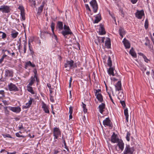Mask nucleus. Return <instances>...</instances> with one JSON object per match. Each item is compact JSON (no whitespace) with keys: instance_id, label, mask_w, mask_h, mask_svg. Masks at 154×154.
Masks as SVG:
<instances>
[{"instance_id":"1","label":"nucleus","mask_w":154,"mask_h":154,"mask_svg":"<svg viewBox=\"0 0 154 154\" xmlns=\"http://www.w3.org/2000/svg\"><path fill=\"white\" fill-rule=\"evenodd\" d=\"M74 61L72 60H67L66 61V62L64 64V67L65 68H67L68 67H69L70 68H76L77 67L76 63H74Z\"/></svg>"},{"instance_id":"2","label":"nucleus","mask_w":154,"mask_h":154,"mask_svg":"<svg viewBox=\"0 0 154 154\" xmlns=\"http://www.w3.org/2000/svg\"><path fill=\"white\" fill-rule=\"evenodd\" d=\"M134 151V148L130 147L129 145H127L124 151V154H133Z\"/></svg>"},{"instance_id":"3","label":"nucleus","mask_w":154,"mask_h":154,"mask_svg":"<svg viewBox=\"0 0 154 154\" xmlns=\"http://www.w3.org/2000/svg\"><path fill=\"white\" fill-rule=\"evenodd\" d=\"M10 8L9 6L5 5L1 6L0 7V11L3 13H8L10 11Z\"/></svg>"},{"instance_id":"4","label":"nucleus","mask_w":154,"mask_h":154,"mask_svg":"<svg viewBox=\"0 0 154 154\" xmlns=\"http://www.w3.org/2000/svg\"><path fill=\"white\" fill-rule=\"evenodd\" d=\"M90 4L93 9L94 13H96L98 9V5L96 0H92L90 2Z\"/></svg>"},{"instance_id":"5","label":"nucleus","mask_w":154,"mask_h":154,"mask_svg":"<svg viewBox=\"0 0 154 154\" xmlns=\"http://www.w3.org/2000/svg\"><path fill=\"white\" fill-rule=\"evenodd\" d=\"M103 124L105 126H109L110 127H112V123L109 117L106 118L103 121Z\"/></svg>"},{"instance_id":"6","label":"nucleus","mask_w":154,"mask_h":154,"mask_svg":"<svg viewBox=\"0 0 154 154\" xmlns=\"http://www.w3.org/2000/svg\"><path fill=\"white\" fill-rule=\"evenodd\" d=\"M8 88L10 91H17L19 90L17 87L15 85L12 83H10L8 85Z\"/></svg>"},{"instance_id":"7","label":"nucleus","mask_w":154,"mask_h":154,"mask_svg":"<svg viewBox=\"0 0 154 154\" xmlns=\"http://www.w3.org/2000/svg\"><path fill=\"white\" fill-rule=\"evenodd\" d=\"M8 109L12 112L16 113H19L21 111L20 107L17 106V107L8 106Z\"/></svg>"},{"instance_id":"8","label":"nucleus","mask_w":154,"mask_h":154,"mask_svg":"<svg viewBox=\"0 0 154 154\" xmlns=\"http://www.w3.org/2000/svg\"><path fill=\"white\" fill-rule=\"evenodd\" d=\"M14 75V72L12 70L6 69L5 71V76L6 77H13Z\"/></svg>"},{"instance_id":"9","label":"nucleus","mask_w":154,"mask_h":154,"mask_svg":"<svg viewBox=\"0 0 154 154\" xmlns=\"http://www.w3.org/2000/svg\"><path fill=\"white\" fill-rule=\"evenodd\" d=\"M144 15V11L142 10L140 11H137L135 13L136 17L138 19H141L142 16Z\"/></svg>"},{"instance_id":"10","label":"nucleus","mask_w":154,"mask_h":154,"mask_svg":"<svg viewBox=\"0 0 154 154\" xmlns=\"http://www.w3.org/2000/svg\"><path fill=\"white\" fill-rule=\"evenodd\" d=\"M119 139L117 138V135L116 134L113 133L111 136V141L113 143H117Z\"/></svg>"},{"instance_id":"11","label":"nucleus","mask_w":154,"mask_h":154,"mask_svg":"<svg viewBox=\"0 0 154 154\" xmlns=\"http://www.w3.org/2000/svg\"><path fill=\"white\" fill-rule=\"evenodd\" d=\"M100 28L99 29V34L100 35L105 34L106 32L103 26L101 24H100Z\"/></svg>"},{"instance_id":"12","label":"nucleus","mask_w":154,"mask_h":154,"mask_svg":"<svg viewBox=\"0 0 154 154\" xmlns=\"http://www.w3.org/2000/svg\"><path fill=\"white\" fill-rule=\"evenodd\" d=\"M105 105L104 103H102L101 104L99 105L98 107L99 111L102 114L104 111V109H105Z\"/></svg>"},{"instance_id":"13","label":"nucleus","mask_w":154,"mask_h":154,"mask_svg":"<svg viewBox=\"0 0 154 154\" xmlns=\"http://www.w3.org/2000/svg\"><path fill=\"white\" fill-rule=\"evenodd\" d=\"M126 48H129L130 47V44L129 41L125 38L122 41Z\"/></svg>"},{"instance_id":"14","label":"nucleus","mask_w":154,"mask_h":154,"mask_svg":"<svg viewBox=\"0 0 154 154\" xmlns=\"http://www.w3.org/2000/svg\"><path fill=\"white\" fill-rule=\"evenodd\" d=\"M117 145L119 146V148L122 151L124 148V143L122 140H119L117 142Z\"/></svg>"},{"instance_id":"15","label":"nucleus","mask_w":154,"mask_h":154,"mask_svg":"<svg viewBox=\"0 0 154 154\" xmlns=\"http://www.w3.org/2000/svg\"><path fill=\"white\" fill-rule=\"evenodd\" d=\"M61 33L66 38L67 37V35H71L72 34L71 30H63L62 31Z\"/></svg>"},{"instance_id":"16","label":"nucleus","mask_w":154,"mask_h":154,"mask_svg":"<svg viewBox=\"0 0 154 154\" xmlns=\"http://www.w3.org/2000/svg\"><path fill=\"white\" fill-rule=\"evenodd\" d=\"M56 28L58 29L59 30H61L63 29V23L61 21H58L56 25Z\"/></svg>"},{"instance_id":"17","label":"nucleus","mask_w":154,"mask_h":154,"mask_svg":"<svg viewBox=\"0 0 154 154\" xmlns=\"http://www.w3.org/2000/svg\"><path fill=\"white\" fill-rule=\"evenodd\" d=\"M116 87V91H119L122 88V85L120 81H118L116 85H115Z\"/></svg>"},{"instance_id":"18","label":"nucleus","mask_w":154,"mask_h":154,"mask_svg":"<svg viewBox=\"0 0 154 154\" xmlns=\"http://www.w3.org/2000/svg\"><path fill=\"white\" fill-rule=\"evenodd\" d=\"M114 69L113 67H110L108 70V72L109 75H112V76H114L116 74L114 73Z\"/></svg>"},{"instance_id":"19","label":"nucleus","mask_w":154,"mask_h":154,"mask_svg":"<svg viewBox=\"0 0 154 154\" xmlns=\"http://www.w3.org/2000/svg\"><path fill=\"white\" fill-rule=\"evenodd\" d=\"M18 34V32L15 30H13L11 31V35L13 38H16Z\"/></svg>"},{"instance_id":"20","label":"nucleus","mask_w":154,"mask_h":154,"mask_svg":"<svg viewBox=\"0 0 154 154\" xmlns=\"http://www.w3.org/2000/svg\"><path fill=\"white\" fill-rule=\"evenodd\" d=\"M35 78H36V75H34L33 77L32 76L30 78V81L29 84L27 85L29 86H32L34 83L35 81Z\"/></svg>"},{"instance_id":"21","label":"nucleus","mask_w":154,"mask_h":154,"mask_svg":"<svg viewBox=\"0 0 154 154\" xmlns=\"http://www.w3.org/2000/svg\"><path fill=\"white\" fill-rule=\"evenodd\" d=\"M32 99L31 98H30L29 101L27 103H26V106H24L23 108L26 109L29 108L32 104Z\"/></svg>"},{"instance_id":"22","label":"nucleus","mask_w":154,"mask_h":154,"mask_svg":"<svg viewBox=\"0 0 154 154\" xmlns=\"http://www.w3.org/2000/svg\"><path fill=\"white\" fill-rule=\"evenodd\" d=\"M53 135H59L60 134V131L59 129L57 128H55L53 131Z\"/></svg>"},{"instance_id":"23","label":"nucleus","mask_w":154,"mask_h":154,"mask_svg":"<svg viewBox=\"0 0 154 154\" xmlns=\"http://www.w3.org/2000/svg\"><path fill=\"white\" fill-rule=\"evenodd\" d=\"M105 46L108 48H109L111 47V41L109 38H108L106 41L105 43Z\"/></svg>"},{"instance_id":"24","label":"nucleus","mask_w":154,"mask_h":154,"mask_svg":"<svg viewBox=\"0 0 154 154\" xmlns=\"http://www.w3.org/2000/svg\"><path fill=\"white\" fill-rule=\"evenodd\" d=\"M101 19V15L98 14L97 16L95 17V19L94 22V23H97Z\"/></svg>"},{"instance_id":"25","label":"nucleus","mask_w":154,"mask_h":154,"mask_svg":"<svg viewBox=\"0 0 154 154\" xmlns=\"http://www.w3.org/2000/svg\"><path fill=\"white\" fill-rule=\"evenodd\" d=\"M129 53L134 57L135 58L137 57V54L134 51L133 48H132L130 50Z\"/></svg>"},{"instance_id":"26","label":"nucleus","mask_w":154,"mask_h":154,"mask_svg":"<svg viewBox=\"0 0 154 154\" xmlns=\"http://www.w3.org/2000/svg\"><path fill=\"white\" fill-rule=\"evenodd\" d=\"M97 100L100 102H102L103 100V96L101 94H95Z\"/></svg>"},{"instance_id":"27","label":"nucleus","mask_w":154,"mask_h":154,"mask_svg":"<svg viewBox=\"0 0 154 154\" xmlns=\"http://www.w3.org/2000/svg\"><path fill=\"white\" fill-rule=\"evenodd\" d=\"M119 35L122 38L123 37V35L125 33V31L123 28L122 27H120L119 30Z\"/></svg>"},{"instance_id":"28","label":"nucleus","mask_w":154,"mask_h":154,"mask_svg":"<svg viewBox=\"0 0 154 154\" xmlns=\"http://www.w3.org/2000/svg\"><path fill=\"white\" fill-rule=\"evenodd\" d=\"M44 5H41L38 8V10L37 14L38 15L40 14L42 12Z\"/></svg>"},{"instance_id":"29","label":"nucleus","mask_w":154,"mask_h":154,"mask_svg":"<svg viewBox=\"0 0 154 154\" xmlns=\"http://www.w3.org/2000/svg\"><path fill=\"white\" fill-rule=\"evenodd\" d=\"M29 86V85H27V91L30 92L32 94H34V92L33 89L32 88V87L30 86Z\"/></svg>"},{"instance_id":"30","label":"nucleus","mask_w":154,"mask_h":154,"mask_svg":"<svg viewBox=\"0 0 154 154\" xmlns=\"http://www.w3.org/2000/svg\"><path fill=\"white\" fill-rule=\"evenodd\" d=\"M26 62V65L28 66H30L32 67H35V65L34 64H32V63L30 61H28Z\"/></svg>"},{"instance_id":"31","label":"nucleus","mask_w":154,"mask_h":154,"mask_svg":"<svg viewBox=\"0 0 154 154\" xmlns=\"http://www.w3.org/2000/svg\"><path fill=\"white\" fill-rule=\"evenodd\" d=\"M107 65L110 67H112V61L111 60L110 57L109 56L107 60Z\"/></svg>"},{"instance_id":"32","label":"nucleus","mask_w":154,"mask_h":154,"mask_svg":"<svg viewBox=\"0 0 154 154\" xmlns=\"http://www.w3.org/2000/svg\"><path fill=\"white\" fill-rule=\"evenodd\" d=\"M42 108H43V110L45 111V113H49V111L48 109V108L45 105H43L42 106Z\"/></svg>"},{"instance_id":"33","label":"nucleus","mask_w":154,"mask_h":154,"mask_svg":"<svg viewBox=\"0 0 154 154\" xmlns=\"http://www.w3.org/2000/svg\"><path fill=\"white\" fill-rule=\"evenodd\" d=\"M63 136L62 137V140H63V142L64 143V146H65V148L66 149V150L69 151V149L68 148V147H67V146H66V142H65V139L63 138Z\"/></svg>"},{"instance_id":"34","label":"nucleus","mask_w":154,"mask_h":154,"mask_svg":"<svg viewBox=\"0 0 154 154\" xmlns=\"http://www.w3.org/2000/svg\"><path fill=\"white\" fill-rule=\"evenodd\" d=\"M148 25H149V24H148V20L147 19H146L145 20V24H144V26H145V28L146 29H147L148 28Z\"/></svg>"},{"instance_id":"35","label":"nucleus","mask_w":154,"mask_h":154,"mask_svg":"<svg viewBox=\"0 0 154 154\" xmlns=\"http://www.w3.org/2000/svg\"><path fill=\"white\" fill-rule=\"evenodd\" d=\"M82 103V107L83 108V111L85 113H86L87 112V109L86 107V105L84 103Z\"/></svg>"},{"instance_id":"36","label":"nucleus","mask_w":154,"mask_h":154,"mask_svg":"<svg viewBox=\"0 0 154 154\" xmlns=\"http://www.w3.org/2000/svg\"><path fill=\"white\" fill-rule=\"evenodd\" d=\"M8 106L5 107H4L5 112L6 115H9V111L8 109Z\"/></svg>"},{"instance_id":"37","label":"nucleus","mask_w":154,"mask_h":154,"mask_svg":"<svg viewBox=\"0 0 154 154\" xmlns=\"http://www.w3.org/2000/svg\"><path fill=\"white\" fill-rule=\"evenodd\" d=\"M18 9L20 10L21 13L24 12V8L22 6H20L18 7Z\"/></svg>"},{"instance_id":"38","label":"nucleus","mask_w":154,"mask_h":154,"mask_svg":"<svg viewBox=\"0 0 154 154\" xmlns=\"http://www.w3.org/2000/svg\"><path fill=\"white\" fill-rule=\"evenodd\" d=\"M130 133L129 132H128L126 136V138L127 140L128 141H129L130 140Z\"/></svg>"},{"instance_id":"39","label":"nucleus","mask_w":154,"mask_h":154,"mask_svg":"<svg viewBox=\"0 0 154 154\" xmlns=\"http://www.w3.org/2000/svg\"><path fill=\"white\" fill-rule=\"evenodd\" d=\"M60 149H54L53 150V154H57L58 153H59L60 151Z\"/></svg>"},{"instance_id":"40","label":"nucleus","mask_w":154,"mask_h":154,"mask_svg":"<svg viewBox=\"0 0 154 154\" xmlns=\"http://www.w3.org/2000/svg\"><path fill=\"white\" fill-rule=\"evenodd\" d=\"M55 25V24L53 22H52L51 23V27L53 32H54V29Z\"/></svg>"},{"instance_id":"41","label":"nucleus","mask_w":154,"mask_h":154,"mask_svg":"<svg viewBox=\"0 0 154 154\" xmlns=\"http://www.w3.org/2000/svg\"><path fill=\"white\" fill-rule=\"evenodd\" d=\"M94 93H95V94H101V90L100 89H97V90H94Z\"/></svg>"},{"instance_id":"42","label":"nucleus","mask_w":154,"mask_h":154,"mask_svg":"<svg viewBox=\"0 0 154 154\" xmlns=\"http://www.w3.org/2000/svg\"><path fill=\"white\" fill-rule=\"evenodd\" d=\"M26 44L27 43L26 42H25L23 46V49H24V53H25L26 52Z\"/></svg>"},{"instance_id":"43","label":"nucleus","mask_w":154,"mask_h":154,"mask_svg":"<svg viewBox=\"0 0 154 154\" xmlns=\"http://www.w3.org/2000/svg\"><path fill=\"white\" fill-rule=\"evenodd\" d=\"M20 15L22 17V19L23 20H25V12H23L21 13H20Z\"/></svg>"},{"instance_id":"44","label":"nucleus","mask_w":154,"mask_h":154,"mask_svg":"<svg viewBox=\"0 0 154 154\" xmlns=\"http://www.w3.org/2000/svg\"><path fill=\"white\" fill-rule=\"evenodd\" d=\"M120 102L122 106L123 107V108H125V106H126V105H125V101L120 100Z\"/></svg>"},{"instance_id":"45","label":"nucleus","mask_w":154,"mask_h":154,"mask_svg":"<svg viewBox=\"0 0 154 154\" xmlns=\"http://www.w3.org/2000/svg\"><path fill=\"white\" fill-rule=\"evenodd\" d=\"M63 28L65 30H71L69 27L66 25H64Z\"/></svg>"},{"instance_id":"46","label":"nucleus","mask_w":154,"mask_h":154,"mask_svg":"<svg viewBox=\"0 0 154 154\" xmlns=\"http://www.w3.org/2000/svg\"><path fill=\"white\" fill-rule=\"evenodd\" d=\"M124 115L125 116H128V109L127 108H126L124 110Z\"/></svg>"},{"instance_id":"47","label":"nucleus","mask_w":154,"mask_h":154,"mask_svg":"<svg viewBox=\"0 0 154 154\" xmlns=\"http://www.w3.org/2000/svg\"><path fill=\"white\" fill-rule=\"evenodd\" d=\"M141 70L143 71V72H144V71L146 70V67L144 65H142L141 66L140 68Z\"/></svg>"},{"instance_id":"48","label":"nucleus","mask_w":154,"mask_h":154,"mask_svg":"<svg viewBox=\"0 0 154 154\" xmlns=\"http://www.w3.org/2000/svg\"><path fill=\"white\" fill-rule=\"evenodd\" d=\"M16 135L17 137H22L23 138H24L25 136L22 135H20L19 134V133H17L15 134Z\"/></svg>"},{"instance_id":"49","label":"nucleus","mask_w":154,"mask_h":154,"mask_svg":"<svg viewBox=\"0 0 154 154\" xmlns=\"http://www.w3.org/2000/svg\"><path fill=\"white\" fill-rule=\"evenodd\" d=\"M2 33V38L4 39L6 37V34L5 33L2 32V33Z\"/></svg>"},{"instance_id":"50","label":"nucleus","mask_w":154,"mask_h":154,"mask_svg":"<svg viewBox=\"0 0 154 154\" xmlns=\"http://www.w3.org/2000/svg\"><path fill=\"white\" fill-rule=\"evenodd\" d=\"M73 108L71 106L69 107V113L70 114H72L73 112Z\"/></svg>"},{"instance_id":"51","label":"nucleus","mask_w":154,"mask_h":154,"mask_svg":"<svg viewBox=\"0 0 154 154\" xmlns=\"http://www.w3.org/2000/svg\"><path fill=\"white\" fill-rule=\"evenodd\" d=\"M146 42L145 43V44L147 46L149 44V41L147 37L146 38Z\"/></svg>"},{"instance_id":"52","label":"nucleus","mask_w":154,"mask_h":154,"mask_svg":"<svg viewBox=\"0 0 154 154\" xmlns=\"http://www.w3.org/2000/svg\"><path fill=\"white\" fill-rule=\"evenodd\" d=\"M34 41V38L33 37H32L29 39L28 41L29 42L32 43Z\"/></svg>"},{"instance_id":"53","label":"nucleus","mask_w":154,"mask_h":154,"mask_svg":"<svg viewBox=\"0 0 154 154\" xmlns=\"http://www.w3.org/2000/svg\"><path fill=\"white\" fill-rule=\"evenodd\" d=\"M85 5L87 10H88L89 11H91V10L88 4H85Z\"/></svg>"},{"instance_id":"54","label":"nucleus","mask_w":154,"mask_h":154,"mask_svg":"<svg viewBox=\"0 0 154 154\" xmlns=\"http://www.w3.org/2000/svg\"><path fill=\"white\" fill-rule=\"evenodd\" d=\"M143 57V58L144 60L147 63H148L149 61V60L147 59L146 57L144 55Z\"/></svg>"},{"instance_id":"55","label":"nucleus","mask_w":154,"mask_h":154,"mask_svg":"<svg viewBox=\"0 0 154 154\" xmlns=\"http://www.w3.org/2000/svg\"><path fill=\"white\" fill-rule=\"evenodd\" d=\"M120 12H121V15L122 16L124 17V13L123 11V10L122 9H120Z\"/></svg>"},{"instance_id":"56","label":"nucleus","mask_w":154,"mask_h":154,"mask_svg":"<svg viewBox=\"0 0 154 154\" xmlns=\"http://www.w3.org/2000/svg\"><path fill=\"white\" fill-rule=\"evenodd\" d=\"M50 101H51L52 102H54V100L53 99V97L51 95H50Z\"/></svg>"},{"instance_id":"57","label":"nucleus","mask_w":154,"mask_h":154,"mask_svg":"<svg viewBox=\"0 0 154 154\" xmlns=\"http://www.w3.org/2000/svg\"><path fill=\"white\" fill-rule=\"evenodd\" d=\"M29 50L31 52V53L32 54L34 53V51H33L32 48V47H29Z\"/></svg>"},{"instance_id":"58","label":"nucleus","mask_w":154,"mask_h":154,"mask_svg":"<svg viewBox=\"0 0 154 154\" xmlns=\"http://www.w3.org/2000/svg\"><path fill=\"white\" fill-rule=\"evenodd\" d=\"M3 136H4V137H9V138H11V136L9 134H7L6 135H3Z\"/></svg>"},{"instance_id":"59","label":"nucleus","mask_w":154,"mask_h":154,"mask_svg":"<svg viewBox=\"0 0 154 154\" xmlns=\"http://www.w3.org/2000/svg\"><path fill=\"white\" fill-rule=\"evenodd\" d=\"M53 38L54 39L56 40L57 41V38L56 35L55 34H54L53 36Z\"/></svg>"},{"instance_id":"60","label":"nucleus","mask_w":154,"mask_h":154,"mask_svg":"<svg viewBox=\"0 0 154 154\" xmlns=\"http://www.w3.org/2000/svg\"><path fill=\"white\" fill-rule=\"evenodd\" d=\"M109 97L110 98V100H111V101H112V102L114 103H114L113 102V100L112 99V96H111V94H109Z\"/></svg>"},{"instance_id":"61","label":"nucleus","mask_w":154,"mask_h":154,"mask_svg":"<svg viewBox=\"0 0 154 154\" xmlns=\"http://www.w3.org/2000/svg\"><path fill=\"white\" fill-rule=\"evenodd\" d=\"M137 1V0H131V2L133 4L136 3Z\"/></svg>"},{"instance_id":"62","label":"nucleus","mask_w":154,"mask_h":154,"mask_svg":"<svg viewBox=\"0 0 154 154\" xmlns=\"http://www.w3.org/2000/svg\"><path fill=\"white\" fill-rule=\"evenodd\" d=\"M33 72L34 73L35 75H36L37 71L36 69H34L33 70Z\"/></svg>"},{"instance_id":"63","label":"nucleus","mask_w":154,"mask_h":154,"mask_svg":"<svg viewBox=\"0 0 154 154\" xmlns=\"http://www.w3.org/2000/svg\"><path fill=\"white\" fill-rule=\"evenodd\" d=\"M3 102L4 103V104L5 105H8V103L6 100H3Z\"/></svg>"},{"instance_id":"64","label":"nucleus","mask_w":154,"mask_h":154,"mask_svg":"<svg viewBox=\"0 0 154 154\" xmlns=\"http://www.w3.org/2000/svg\"><path fill=\"white\" fill-rule=\"evenodd\" d=\"M16 152H7L8 154H15Z\"/></svg>"}]
</instances>
